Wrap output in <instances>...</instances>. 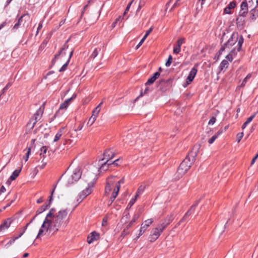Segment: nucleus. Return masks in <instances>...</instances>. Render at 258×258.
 I'll return each instance as SVG.
<instances>
[{
	"instance_id": "30",
	"label": "nucleus",
	"mask_w": 258,
	"mask_h": 258,
	"mask_svg": "<svg viewBox=\"0 0 258 258\" xmlns=\"http://www.w3.org/2000/svg\"><path fill=\"white\" fill-rule=\"evenodd\" d=\"M228 66V62L226 60H223L220 65V69L221 71L223 70L224 68H227Z\"/></svg>"
},
{
	"instance_id": "24",
	"label": "nucleus",
	"mask_w": 258,
	"mask_h": 258,
	"mask_svg": "<svg viewBox=\"0 0 258 258\" xmlns=\"http://www.w3.org/2000/svg\"><path fill=\"white\" fill-rule=\"evenodd\" d=\"M49 207V204H45L42 205L39 209H38V210L36 212V215H39L42 212H43L44 211H45Z\"/></svg>"
},
{
	"instance_id": "10",
	"label": "nucleus",
	"mask_w": 258,
	"mask_h": 258,
	"mask_svg": "<svg viewBox=\"0 0 258 258\" xmlns=\"http://www.w3.org/2000/svg\"><path fill=\"white\" fill-rule=\"evenodd\" d=\"M43 109L44 108L40 107L30 119L28 125L32 124L31 128H33L36 123L41 119L43 113Z\"/></svg>"
},
{
	"instance_id": "52",
	"label": "nucleus",
	"mask_w": 258,
	"mask_h": 258,
	"mask_svg": "<svg viewBox=\"0 0 258 258\" xmlns=\"http://www.w3.org/2000/svg\"><path fill=\"white\" fill-rule=\"evenodd\" d=\"M98 54V50H97V49H95L93 51V53H92V54L91 56H92V57H93V58H95V57H96L97 56Z\"/></svg>"
},
{
	"instance_id": "36",
	"label": "nucleus",
	"mask_w": 258,
	"mask_h": 258,
	"mask_svg": "<svg viewBox=\"0 0 258 258\" xmlns=\"http://www.w3.org/2000/svg\"><path fill=\"white\" fill-rule=\"evenodd\" d=\"M18 239V237H14L12 239L10 240L6 245L5 247L8 248L15 241Z\"/></svg>"
},
{
	"instance_id": "40",
	"label": "nucleus",
	"mask_w": 258,
	"mask_h": 258,
	"mask_svg": "<svg viewBox=\"0 0 258 258\" xmlns=\"http://www.w3.org/2000/svg\"><path fill=\"white\" fill-rule=\"evenodd\" d=\"M172 60V57L171 55H169L168 58V60L165 63V66L167 67H168L170 66Z\"/></svg>"
},
{
	"instance_id": "21",
	"label": "nucleus",
	"mask_w": 258,
	"mask_h": 258,
	"mask_svg": "<svg viewBox=\"0 0 258 258\" xmlns=\"http://www.w3.org/2000/svg\"><path fill=\"white\" fill-rule=\"evenodd\" d=\"M64 128H65L64 127H61L58 130V131L57 132V133H56V134L55 136V137H54V139L53 140L54 142H56L59 140V139L61 138V137L62 135V132H63V130H64Z\"/></svg>"
},
{
	"instance_id": "45",
	"label": "nucleus",
	"mask_w": 258,
	"mask_h": 258,
	"mask_svg": "<svg viewBox=\"0 0 258 258\" xmlns=\"http://www.w3.org/2000/svg\"><path fill=\"white\" fill-rule=\"evenodd\" d=\"M47 42H48L47 40H44L43 41V42H42V43L41 44L39 49H43L45 48V47L46 46V45H47Z\"/></svg>"
},
{
	"instance_id": "54",
	"label": "nucleus",
	"mask_w": 258,
	"mask_h": 258,
	"mask_svg": "<svg viewBox=\"0 0 258 258\" xmlns=\"http://www.w3.org/2000/svg\"><path fill=\"white\" fill-rule=\"evenodd\" d=\"M54 189H53L52 191L51 192V194L50 195V196L49 197V203L48 204H49V206H50V204L52 202V195L54 192Z\"/></svg>"
},
{
	"instance_id": "44",
	"label": "nucleus",
	"mask_w": 258,
	"mask_h": 258,
	"mask_svg": "<svg viewBox=\"0 0 258 258\" xmlns=\"http://www.w3.org/2000/svg\"><path fill=\"white\" fill-rule=\"evenodd\" d=\"M243 137V133H240L237 135V141L239 143Z\"/></svg>"
},
{
	"instance_id": "7",
	"label": "nucleus",
	"mask_w": 258,
	"mask_h": 258,
	"mask_svg": "<svg viewBox=\"0 0 258 258\" xmlns=\"http://www.w3.org/2000/svg\"><path fill=\"white\" fill-rule=\"evenodd\" d=\"M238 38V35L237 33H233L231 38L229 39L228 41L224 44V46H222L220 50V52H222L225 50L226 49H229L230 46H234L237 42Z\"/></svg>"
},
{
	"instance_id": "42",
	"label": "nucleus",
	"mask_w": 258,
	"mask_h": 258,
	"mask_svg": "<svg viewBox=\"0 0 258 258\" xmlns=\"http://www.w3.org/2000/svg\"><path fill=\"white\" fill-rule=\"evenodd\" d=\"M151 91V90L150 89V88L148 87H147L146 88V89H145L144 92H141L139 97H142L144 95H145V94H148L149 92Z\"/></svg>"
},
{
	"instance_id": "31",
	"label": "nucleus",
	"mask_w": 258,
	"mask_h": 258,
	"mask_svg": "<svg viewBox=\"0 0 258 258\" xmlns=\"http://www.w3.org/2000/svg\"><path fill=\"white\" fill-rule=\"evenodd\" d=\"M219 112V111H217L216 113L214 116H213L211 117L210 119L209 120V121L208 122L209 125H213L214 124V123L215 122L216 120V115Z\"/></svg>"
},
{
	"instance_id": "47",
	"label": "nucleus",
	"mask_w": 258,
	"mask_h": 258,
	"mask_svg": "<svg viewBox=\"0 0 258 258\" xmlns=\"http://www.w3.org/2000/svg\"><path fill=\"white\" fill-rule=\"evenodd\" d=\"M133 1H132L131 2H130V3L128 4V5L127 6V7H126V9H125V11H124V13H123V16H125V14H126L127 13V12L128 11V10H129V9H130V7H131V6L132 5V3H133Z\"/></svg>"
},
{
	"instance_id": "64",
	"label": "nucleus",
	"mask_w": 258,
	"mask_h": 258,
	"mask_svg": "<svg viewBox=\"0 0 258 258\" xmlns=\"http://www.w3.org/2000/svg\"><path fill=\"white\" fill-rule=\"evenodd\" d=\"M121 19V17L120 16L118 17L116 19L115 21H114V22L117 24V23L120 21V20Z\"/></svg>"
},
{
	"instance_id": "38",
	"label": "nucleus",
	"mask_w": 258,
	"mask_h": 258,
	"mask_svg": "<svg viewBox=\"0 0 258 258\" xmlns=\"http://www.w3.org/2000/svg\"><path fill=\"white\" fill-rule=\"evenodd\" d=\"M47 148L46 146H43L40 150L41 153L40 154V155L41 157H42V156H44V154L46 153Z\"/></svg>"
},
{
	"instance_id": "29",
	"label": "nucleus",
	"mask_w": 258,
	"mask_h": 258,
	"mask_svg": "<svg viewBox=\"0 0 258 258\" xmlns=\"http://www.w3.org/2000/svg\"><path fill=\"white\" fill-rule=\"evenodd\" d=\"M27 18L28 19L29 17L28 15H24L22 16L18 20V22L14 25V29H17L19 27V26L20 25L21 22L22 21L23 18Z\"/></svg>"
},
{
	"instance_id": "12",
	"label": "nucleus",
	"mask_w": 258,
	"mask_h": 258,
	"mask_svg": "<svg viewBox=\"0 0 258 258\" xmlns=\"http://www.w3.org/2000/svg\"><path fill=\"white\" fill-rule=\"evenodd\" d=\"M76 94H74L73 96L66 100L60 105L59 109H66L71 103L76 98Z\"/></svg>"
},
{
	"instance_id": "23",
	"label": "nucleus",
	"mask_w": 258,
	"mask_h": 258,
	"mask_svg": "<svg viewBox=\"0 0 258 258\" xmlns=\"http://www.w3.org/2000/svg\"><path fill=\"white\" fill-rule=\"evenodd\" d=\"M21 171V168L19 170H15L12 173V174L10 177V179L11 180H14L16 179V178L19 176L20 172Z\"/></svg>"
},
{
	"instance_id": "15",
	"label": "nucleus",
	"mask_w": 258,
	"mask_h": 258,
	"mask_svg": "<svg viewBox=\"0 0 258 258\" xmlns=\"http://www.w3.org/2000/svg\"><path fill=\"white\" fill-rule=\"evenodd\" d=\"M173 220L172 215L167 216L159 225L164 229Z\"/></svg>"
},
{
	"instance_id": "19",
	"label": "nucleus",
	"mask_w": 258,
	"mask_h": 258,
	"mask_svg": "<svg viewBox=\"0 0 258 258\" xmlns=\"http://www.w3.org/2000/svg\"><path fill=\"white\" fill-rule=\"evenodd\" d=\"M159 73H155L153 76L148 80L147 82L145 83V85L147 86L148 85L153 84L155 82V81L159 77Z\"/></svg>"
},
{
	"instance_id": "56",
	"label": "nucleus",
	"mask_w": 258,
	"mask_h": 258,
	"mask_svg": "<svg viewBox=\"0 0 258 258\" xmlns=\"http://www.w3.org/2000/svg\"><path fill=\"white\" fill-rule=\"evenodd\" d=\"M11 86V84L10 83L8 84L2 90V93L3 94L5 92V91L9 88V87Z\"/></svg>"
},
{
	"instance_id": "48",
	"label": "nucleus",
	"mask_w": 258,
	"mask_h": 258,
	"mask_svg": "<svg viewBox=\"0 0 258 258\" xmlns=\"http://www.w3.org/2000/svg\"><path fill=\"white\" fill-rule=\"evenodd\" d=\"M153 30V28H150L146 33L145 36L143 37V38L146 39V38L148 37V36L150 34V33L152 32Z\"/></svg>"
},
{
	"instance_id": "5",
	"label": "nucleus",
	"mask_w": 258,
	"mask_h": 258,
	"mask_svg": "<svg viewBox=\"0 0 258 258\" xmlns=\"http://www.w3.org/2000/svg\"><path fill=\"white\" fill-rule=\"evenodd\" d=\"M116 176L109 177L106 180V184L105 188V195L108 196L112 194L115 186V178Z\"/></svg>"
},
{
	"instance_id": "4",
	"label": "nucleus",
	"mask_w": 258,
	"mask_h": 258,
	"mask_svg": "<svg viewBox=\"0 0 258 258\" xmlns=\"http://www.w3.org/2000/svg\"><path fill=\"white\" fill-rule=\"evenodd\" d=\"M114 153L112 150H107L105 151L103 155L104 158L99 160L100 161L106 160V161L102 164L101 169L106 170L108 169V166L111 165L109 161L114 157Z\"/></svg>"
},
{
	"instance_id": "33",
	"label": "nucleus",
	"mask_w": 258,
	"mask_h": 258,
	"mask_svg": "<svg viewBox=\"0 0 258 258\" xmlns=\"http://www.w3.org/2000/svg\"><path fill=\"white\" fill-rule=\"evenodd\" d=\"M97 118L95 117V116H93L91 115V116L90 117L88 122H87V125L91 126L92 125L94 122L95 121Z\"/></svg>"
},
{
	"instance_id": "27",
	"label": "nucleus",
	"mask_w": 258,
	"mask_h": 258,
	"mask_svg": "<svg viewBox=\"0 0 258 258\" xmlns=\"http://www.w3.org/2000/svg\"><path fill=\"white\" fill-rule=\"evenodd\" d=\"M145 186L144 185H141L139 186V187L138 188V190L136 192V194L135 195V197L138 198L140 195H141L142 193H143V192L144 191L145 189Z\"/></svg>"
},
{
	"instance_id": "50",
	"label": "nucleus",
	"mask_w": 258,
	"mask_h": 258,
	"mask_svg": "<svg viewBox=\"0 0 258 258\" xmlns=\"http://www.w3.org/2000/svg\"><path fill=\"white\" fill-rule=\"evenodd\" d=\"M198 203H199V202H198V201H197V202L195 203V204H194L191 206V207L190 208V210H189L191 212H194V211H195V209L196 207L197 206V205H198Z\"/></svg>"
},
{
	"instance_id": "43",
	"label": "nucleus",
	"mask_w": 258,
	"mask_h": 258,
	"mask_svg": "<svg viewBox=\"0 0 258 258\" xmlns=\"http://www.w3.org/2000/svg\"><path fill=\"white\" fill-rule=\"evenodd\" d=\"M30 153H31V148H29L28 149V151H27V152L26 153V156L25 157H24V159L25 160V161H28L29 157V156L30 155Z\"/></svg>"
},
{
	"instance_id": "3",
	"label": "nucleus",
	"mask_w": 258,
	"mask_h": 258,
	"mask_svg": "<svg viewBox=\"0 0 258 258\" xmlns=\"http://www.w3.org/2000/svg\"><path fill=\"white\" fill-rule=\"evenodd\" d=\"M95 174L91 173V172L90 171H88L84 174L83 177V179L86 178V177H88V179L87 180V181H88V183H87L88 187L86 188L85 190L82 191L81 194H80L79 199H77V204L76 205L75 208H76L79 205V204L82 202L84 198L91 193L92 187H93V180L95 179Z\"/></svg>"
},
{
	"instance_id": "1",
	"label": "nucleus",
	"mask_w": 258,
	"mask_h": 258,
	"mask_svg": "<svg viewBox=\"0 0 258 258\" xmlns=\"http://www.w3.org/2000/svg\"><path fill=\"white\" fill-rule=\"evenodd\" d=\"M68 214L67 209H61L54 213V210L51 209L47 214L36 238L43 235L48 230L57 231L61 227L65 228L69 223V219H67Z\"/></svg>"
},
{
	"instance_id": "8",
	"label": "nucleus",
	"mask_w": 258,
	"mask_h": 258,
	"mask_svg": "<svg viewBox=\"0 0 258 258\" xmlns=\"http://www.w3.org/2000/svg\"><path fill=\"white\" fill-rule=\"evenodd\" d=\"M164 230V229L159 224L156 227L153 228L149 237L150 241L151 242L155 241L160 236Z\"/></svg>"
},
{
	"instance_id": "60",
	"label": "nucleus",
	"mask_w": 258,
	"mask_h": 258,
	"mask_svg": "<svg viewBox=\"0 0 258 258\" xmlns=\"http://www.w3.org/2000/svg\"><path fill=\"white\" fill-rule=\"evenodd\" d=\"M192 212H191L190 210L188 211L185 214L184 217H183V219L184 218H185L186 217L189 216L191 214Z\"/></svg>"
},
{
	"instance_id": "62",
	"label": "nucleus",
	"mask_w": 258,
	"mask_h": 258,
	"mask_svg": "<svg viewBox=\"0 0 258 258\" xmlns=\"http://www.w3.org/2000/svg\"><path fill=\"white\" fill-rule=\"evenodd\" d=\"M107 225V220L105 219H103L102 221V225L106 226Z\"/></svg>"
},
{
	"instance_id": "18",
	"label": "nucleus",
	"mask_w": 258,
	"mask_h": 258,
	"mask_svg": "<svg viewBox=\"0 0 258 258\" xmlns=\"http://www.w3.org/2000/svg\"><path fill=\"white\" fill-rule=\"evenodd\" d=\"M236 7V4L234 2H230L228 6L224 9V13L227 14H231V10L233 9Z\"/></svg>"
},
{
	"instance_id": "2",
	"label": "nucleus",
	"mask_w": 258,
	"mask_h": 258,
	"mask_svg": "<svg viewBox=\"0 0 258 258\" xmlns=\"http://www.w3.org/2000/svg\"><path fill=\"white\" fill-rule=\"evenodd\" d=\"M199 148V146L197 148L196 147L193 148L189 154L181 162L174 175V179L178 180L189 169L196 159Z\"/></svg>"
},
{
	"instance_id": "26",
	"label": "nucleus",
	"mask_w": 258,
	"mask_h": 258,
	"mask_svg": "<svg viewBox=\"0 0 258 258\" xmlns=\"http://www.w3.org/2000/svg\"><path fill=\"white\" fill-rule=\"evenodd\" d=\"M250 18L252 20H255L258 17V10L253 9L250 11Z\"/></svg>"
},
{
	"instance_id": "39",
	"label": "nucleus",
	"mask_w": 258,
	"mask_h": 258,
	"mask_svg": "<svg viewBox=\"0 0 258 258\" xmlns=\"http://www.w3.org/2000/svg\"><path fill=\"white\" fill-rule=\"evenodd\" d=\"M233 51H230L228 55L226 56V58L229 61H232L234 57H233L232 53Z\"/></svg>"
},
{
	"instance_id": "49",
	"label": "nucleus",
	"mask_w": 258,
	"mask_h": 258,
	"mask_svg": "<svg viewBox=\"0 0 258 258\" xmlns=\"http://www.w3.org/2000/svg\"><path fill=\"white\" fill-rule=\"evenodd\" d=\"M247 13V12H246L240 11V12L239 13L238 16H241L244 18L246 16Z\"/></svg>"
},
{
	"instance_id": "46",
	"label": "nucleus",
	"mask_w": 258,
	"mask_h": 258,
	"mask_svg": "<svg viewBox=\"0 0 258 258\" xmlns=\"http://www.w3.org/2000/svg\"><path fill=\"white\" fill-rule=\"evenodd\" d=\"M255 115H256V113H255L253 115H252L251 116L248 117L247 119L245 122L247 123V124L249 123L252 121V120L253 119V118L255 117Z\"/></svg>"
},
{
	"instance_id": "22",
	"label": "nucleus",
	"mask_w": 258,
	"mask_h": 258,
	"mask_svg": "<svg viewBox=\"0 0 258 258\" xmlns=\"http://www.w3.org/2000/svg\"><path fill=\"white\" fill-rule=\"evenodd\" d=\"M244 18L241 16L237 17L236 19V24L237 27L242 28L244 24Z\"/></svg>"
},
{
	"instance_id": "14",
	"label": "nucleus",
	"mask_w": 258,
	"mask_h": 258,
	"mask_svg": "<svg viewBox=\"0 0 258 258\" xmlns=\"http://www.w3.org/2000/svg\"><path fill=\"white\" fill-rule=\"evenodd\" d=\"M12 223L11 219L9 218L4 221L0 225V232L5 231L9 228Z\"/></svg>"
},
{
	"instance_id": "28",
	"label": "nucleus",
	"mask_w": 258,
	"mask_h": 258,
	"mask_svg": "<svg viewBox=\"0 0 258 258\" xmlns=\"http://www.w3.org/2000/svg\"><path fill=\"white\" fill-rule=\"evenodd\" d=\"M238 43L237 44L236 47L237 46V48L236 49L237 51H239L240 50L241 45L243 42V39L242 37V36H240L238 38Z\"/></svg>"
},
{
	"instance_id": "37",
	"label": "nucleus",
	"mask_w": 258,
	"mask_h": 258,
	"mask_svg": "<svg viewBox=\"0 0 258 258\" xmlns=\"http://www.w3.org/2000/svg\"><path fill=\"white\" fill-rule=\"evenodd\" d=\"M40 159H42V161H41L42 164L41 165H38V167H39L41 169H42V168H43L45 166V165L46 164V162L44 161V156H42V157H41Z\"/></svg>"
},
{
	"instance_id": "6",
	"label": "nucleus",
	"mask_w": 258,
	"mask_h": 258,
	"mask_svg": "<svg viewBox=\"0 0 258 258\" xmlns=\"http://www.w3.org/2000/svg\"><path fill=\"white\" fill-rule=\"evenodd\" d=\"M82 175V172L79 167L75 168L73 171L72 174L68 177L67 179V184L70 185L73 184L74 181H76L79 180Z\"/></svg>"
},
{
	"instance_id": "34",
	"label": "nucleus",
	"mask_w": 258,
	"mask_h": 258,
	"mask_svg": "<svg viewBox=\"0 0 258 258\" xmlns=\"http://www.w3.org/2000/svg\"><path fill=\"white\" fill-rule=\"evenodd\" d=\"M100 111V109L98 107H96L92 111V115L93 116H95V117L97 118Z\"/></svg>"
},
{
	"instance_id": "55",
	"label": "nucleus",
	"mask_w": 258,
	"mask_h": 258,
	"mask_svg": "<svg viewBox=\"0 0 258 258\" xmlns=\"http://www.w3.org/2000/svg\"><path fill=\"white\" fill-rule=\"evenodd\" d=\"M6 191V189L4 185H2L0 189V195L4 193Z\"/></svg>"
},
{
	"instance_id": "57",
	"label": "nucleus",
	"mask_w": 258,
	"mask_h": 258,
	"mask_svg": "<svg viewBox=\"0 0 258 258\" xmlns=\"http://www.w3.org/2000/svg\"><path fill=\"white\" fill-rule=\"evenodd\" d=\"M42 23L41 22L39 23V26L37 28V32H36V35L38 34V32H39V30H40L42 28Z\"/></svg>"
},
{
	"instance_id": "9",
	"label": "nucleus",
	"mask_w": 258,
	"mask_h": 258,
	"mask_svg": "<svg viewBox=\"0 0 258 258\" xmlns=\"http://www.w3.org/2000/svg\"><path fill=\"white\" fill-rule=\"evenodd\" d=\"M123 183H124V178H123L117 182H116V181L115 180V184L114 190L112 194V196H111V197H110L109 202H108L109 203V205H110L112 203V202L114 201L115 199L116 198V197L118 195V191L119 190L120 187V184Z\"/></svg>"
},
{
	"instance_id": "63",
	"label": "nucleus",
	"mask_w": 258,
	"mask_h": 258,
	"mask_svg": "<svg viewBox=\"0 0 258 258\" xmlns=\"http://www.w3.org/2000/svg\"><path fill=\"white\" fill-rule=\"evenodd\" d=\"M43 202V199L42 198L38 199L37 201V203L38 204L41 203Z\"/></svg>"
},
{
	"instance_id": "58",
	"label": "nucleus",
	"mask_w": 258,
	"mask_h": 258,
	"mask_svg": "<svg viewBox=\"0 0 258 258\" xmlns=\"http://www.w3.org/2000/svg\"><path fill=\"white\" fill-rule=\"evenodd\" d=\"M139 216V215H135L133 220L131 222H132V223L135 222L138 219Z\"/></svg>"
},
{
	"instance_id": "25",
	"label": "nucleus",
	"mask_w": 258,
	"mask_h": 258,
	"mask_svg": "<svg viewBox=\"0 0 258 258\" xmlns=\"http://www.w3.org/2000/svg\"><path fill=\"white\" fill-rule=\"evenodd\" d=\"M73 52H74V51H73V50H72V51L70 52V54H69V58H68V61H67V62H66L65 64H64L62 66V67L59 69V72H62V71H64V70L66 69L67 67H68V65L69 62V61H70V59L71 57H72V55H73Z\"/></svg>"
},
{
	"instance_id": "59",
	"label": "nucleus",
	"mask_w": 258,
	"mask_h": 258,
	"mask_svg": "<svg viewBox=\"0 0 258 258\" xmlns=\"http://www.w3.org/2000/svg\"><path fill=\"white\" fill-rule=\"evenodd\" d=\"M119 159H117L115 160L114 161H113V162H110V163H111V164H113L115 166H117L118 165V162L119 161Z\"/></svg>"
},
{
	"instance_id": "13",
	"label": "nucleus",
	"mask_w": 258,
	"mask_h": 258,
	"mask_svg": "<svg viewBox=\"0 0 258 258\" xmlns=\"http://www.w3.org/2000/svg\"><path fill=\"white\" fill-rule=\"evenodd\" d=\"M197 73V69H196L195 68H193L191 69L186 79V83L187 84H189L192 81Z\"/></svg>"
},
{
	"instance_id": "53",
	"label": "nucleus",
	"mask_w": 258,
	"mask_h": 258,
	"mask_svg": "<svg viewBox=\"0 0 258 258\" xmlns=\"http://www.w3.org/2000/svg\"><path fill=\"white\" fill-rule=\"evenodd\" d=\"M236 49H237L236 46H235L233 48H232V49L231 50V51H234L232 53L233 57H234L236 55V54H237V53L238 52V51H236Z\"/></svg>"
},
{
	"instance_id": "17",
	"label": "nucleus",
	"mask_w": 258,
	"mask_h": 258,
	"mask_svg": "<svg viewBox=\"0 0 258 258\" xmlns=\"http://www.w3.org/2000/svg\"><path fill=\"white\" fill-rule=\"evenodd\" d=\"M99 235L96 232H93L91 233V235L89 236L87 238V241L88 243H91L93 241L97 240L99 238Z\"/></svg>"
},
{
	"instance_id": "61",
	"label": "nucleus",
	"mask_w": 258,
	"mask_h": 258,
	"mask_svg": "<svg viewBox=\"0 0 258 258\" xmlns=\"http://www.w3.org/2000/svg\"><path fill=\"white\" fill-rule=\"evenodd\" d=\"M92 0H89L88 2V4L84 6L83 13L86 10V9L87 8L88 6V4H90Z\"/></svg>"
},
{
	"instance_id": "32",
	"label": "nucleus",
	"mask_w": 258,
	"mask_h": 258,
	"mask_svg": "<svg viewBox=\"0 0 258 258\" xmlns=\"http://www.w3.org/2000/svg\"><path fill=\"white\" fill-rule=\"evenodd\" d=\"M221 133V132H219L217 135H215L214 136H213L209 140H208V143L210 144H212L215 141V140L217 138L218 136Z\"/></svg>"
},
{
	"instance_id": "35",
	"label": "nucleus",
	"mask_w": 258,
	"mask_h": 258,
	"mask_svg": "<svg viewBox=\"0 0 258 258\" xmlns=\"http://www.w3.org/2000/svg\"><path fill=\"white\" fill-rule=\"evenodd\" d=\"M138 198H136L135 197L133 198L132 199H131V200L130 201V202H129L127 206V208L126 209H130L131 208V207L134 204V203L136 202L137 199Z\"/></svg>"
},
{
	"instance_id": "20",
	"label": "nucleus",
	"mask_w": 258,
	"mask_h": 258,
	"mask_svg": "<svg viewBox=\"0 0 258 258\" xmlns=\"http://www.w3.org/2000/svg\"><path fill=\"white\" fill-rule=\"evenodd\" d=\"M68 45L67 44V43H66L63 46V47H62V48L61 49V50L59 51V52H58V53L56 54L54 56V59H53L52 60V62H54V61L56 60V59H57L58 57V56L61 55V54L62 55H65L66 54V53L65 52H62V51L65 50L66 49L68 48Z\"/></svg>"
},
{
	"instance_id": "51",
	"label": "nucleus",
	"mask_w": 258,
	"mask_h": 258,
	"mask_svg": "<svg viewBox=\"0 0 258 258\" xmlns=\"http://www.w3.org/2000/svg\"><path fill=\"white\" fill-rule=\"evenodd\" d=\"M145 40V39L143 38L141 40V41H140L139 44L136 46V49H138L142 45V44H143V43L144 42Z\"/></svg>"
},
{
	"instance_id": "41",
	"label": "nucleus",
	"mask_w": 258,
	"mask_h": 258,
	"mask_svg": "<svg viewBox=\"0 0 258 258\" xmlns=\"http://www.w3.org/2000/svg\"><path fill=\"white\" fill-rule=\"evenodd\" d=\"M251 77V75L250 74H248L246 77L244 79V80L242 81V82L241 84V87H243L245 85V84H246V82H247V80L248 79H249Z\"/></svg>"
},
{
	"instance_id": "16",
	"label": "nucleus",
	"mask_w": 258,
	"mask_h": 258,
	"mask_svg": "<svg viewBox=\"0 0 258 258\" xmlns=\"http://www.w3.org/2000/svg\"><path fill=\"white\" fill-rule=\"evenodd\" d=\"M184 39L183 38H179L177 41V45L174 47L173 49V53L178 54L180 52L181 49V46L184 43Z\"/></svg>"
},
{
	"instance_id": "11",
	"label": "nucleus",
	"mask_w": 258,
	"mask_h": 258,
	"mask_svg": "<svg viewBox=\"0 0 258 258\" xmlns=\"http://www.w3.org/2000/svg\"><path fill=\"white\" fill-rule=\"evenodd\" d=\"M153 222V219H149L145 220L143 223H142L139 233L137 238H139L147 230V229L150 226L151 224Z\"/></svg>"
}]
</instances>
